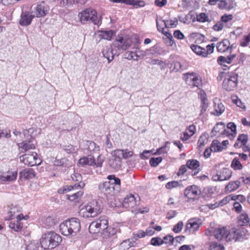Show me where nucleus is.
Masks as SVG:
<instances>
[{
  "instance_id": "nucleus-58",
  "label": "nucleus",
  "mask_w": 250,
  "mask_h": 250,
  "mask_svg": "<svg viewBox=\"0 0 250 250\" xmlns=\"http://www.w3.org/2000/svg\"><path fill=\"white\" fill-rule=\"evenodd\" d=\"M250 42V33L244 37L240 42V45L243 47L247 46Z\"/></svg>"
},
{
  "instance_id": "nucleus-32",
  "label": "nucleus",
  "mask_w": 250,
  "mask_h": 250,
  "mask_svg": "<svg viewBox=\"0 0 250 250\" xmlns=\"http://www.w3.org/2000/svg\"><path fill=\"white\" fill-rule=\"evenodd\" d=\"M57 222V219L50 216L44 217L42 219V223L44 227L46 228H51L54 226Z\"/></svg>"
},
{
  "instance_id": "nucleus-59",
  "label": "nucleus",
  "mask_w": 250,
  "mask_h": 250,
  "mask_svg": "<svg viewBox=\"0 0 250 250\" xmlns=\"http://www.w3.org/2000/svg\"><path fill=\"white\" fill-rule=\"evenodd\" d=\"M184 224L182 221H179L176 225H175L172 230L175 233L180 232L183 227Z\"/></svg>"
},
{
  "instance_id": "nucleus-34",
  "label": "nucleus",
  "mask_w": 250,
  "mask_h": 250,
  "mask_svg": "<svg viewBox=\"0 0 250 250\" xmlns=\"http://www.w3.org/2000/svg\"><path fill=\"white\" fill-rule=\"evenodd\" d=\"M192 50L198 55H200L204 57H207L206 49L203 48L197 45L192 44L190 46Z\"/></svg>"
},
{
  "instance_id": "nucleus-57",
  "label": "nucleus",
  "mask_w": 250,
  "mask_h": 250,
  "mask_svg": "<svg viewBox=\"0 0 250 250\" xmlns=\"http://www.w3.org/2000/svg\"><path fill=\"white\" fill-rule=\"evenodd\" d=\"M224 246L216 243H212L209 246V250H224Z\"/></svg>"
},
{
  "instance_id": "nucleus-13",
  "label": "nucleus",
  "mask_w": 250,
  "mask_h": 250,
  "mask_svg": "<svg viewBox=\"0 0 250 250\" xmlns=\"http://www.w3.org/2000/svg\"><path fill=\"white\" fill-rule=\"evenodd\" d=\"M99 189L101 192L107 197L108 196H112L115 194V188L112 186L111 184L106 181L99 184Z\"/></svg>"
},
{
  "instance_id": "nucleus-27",
  "label": "nucleus",
  "mask_w": 250,
  "mask_h": 250,
  "mask_svg": "<svg viewBox=\"0 0 250 250\" xmlns=\"http://www.w3.org/2000/svg\"><path fill=\"white\" fill-rule=\"evenodd\" d=\"M216 48L218 52L223 53L230 50V42L228 39H224L217 43Z\"/></svg>"
},
{
  "instance_id": "nucleus-45",
  "label": "nucleus",
  "mask_w": 250,
  "mask_h": 250,
  "mask_svg": "<svg viewBox=\"0 0 250 250\" xmlns=\"http://www.w3.org/2000/svg\"><path fill=\"white\" fill-rule=\"evenodd\" d=\"M127 4L132 5L134 8H137L145 5V2L143 0H127Z\"/></svg>"
},
{
  "instance_id": "nucleus-40",
  "label": "nucleus",
  "mask_w": 250,
  "mask_h": 250,
  "mask_svg": "<svg viewBox=\"0 0 250 250\" xmlns=\"http://www.w3.org/2000/svg\"><path fill=\"white\" fill-rule=\"evenodd\" d=\"M210 146L214 152L221 151L225 147L222 146V144L218 140H213Z\"/></svg>"
},
{
  "instance_id": "nucleus-36",
  "label": "nucleus",
  "mask_w": 250,
  "mask_h": 250,
  "mask_svg": "<svg viewBox=\"0 0 250 250\" xmlns=\"http://www.w3.org/2000/svg\"><path fill=\"white\" fill-rule=\"evenodd\" d=\"M239 197L243 198V196L241 195H229L226 196V197L224 198L222 200L218 202L219 204V206H222L224 205L227 204L228 203H229L230 201H235L237 199H238Z\"/></svg>"
},
{
  "instance_id": "nucleus-11",
  "label": "nucleus",
  "mask_w": 250,
  "mask_h": 250,
  "mask_svg": "<svg viewBox=\"0 0 250 250\" xmlns=\"http://www.w3.org/2000/svg\"><path fill=\"white\" fill-rule=\"evenodd\" d=\"M28 217V215L24 216L22 214L18 215L16 217V220L9 223V228L16 232L21 231L22 228V224L21 222V220H26Z\"/></svg>"
},
{
  "instance_id": "nucleus-23",
  "label": "nucleus",
  "mask_w": 250,
  "mask_h": 250,
  "mask_svg": "<svg viewBox=\"0 0 250 250\" xmlns=\"http://www.w3.org/2000/svg\"><path fill=\"white\" fill-rule=\"evenodd\" d=\"M133 152L128 149H117L114 151V156L122 159H127L132 156Z\"/></svg>"
},
{
  "instance_id": "nucleus-33",
  "label": "nucleus",
  "mask_w": 250,
  "mask_h": 250,
  "mask_svg": "<svg viewBox=\"0 0 250 250\" xmlns=\"http://www.w3.org/2000/svg\"><path fill=\"white\" fill-rule=\"evenodd\" d=\"M113 158L109 160V165L111 167L115 169H118L120 168L122 164V161L120 158L114 156V151L112 153Z\"/></svg>"
},
{
  "instance_id": "nucleus-49",
  "label": "nucleus",
  "mask_w": 250,
  "mask_h": 250,
  "mask_svg": "<svg viewBox=\"0 0 250 250\" xmlns=\"http://www.w3.org/2000/svg\"><path fill=\"white\" fill-rule=\"evenodd\" d=\"M231 167L234 170H240L243 167L242 164L237 158H234L231 162Z\"/></svg>"
},
{
  "instance_id": "nucleus-46",
  "label": "nucleus",
  "mask_w": 250,
  "mask_h": 250,
  "mask_svg": "<svg viewBox=\"0 0 250 250\" xmlns=\"http://www.w3.org/2000/svg\"><path fill=\"white\" fill-rule=\"evenodd\" d=\"M113 32L112 30L100 31V37L104 39L111 40Z\"/></svg>"
},
{
  "instance_id": "nucleus-18",
  "label": "nucleus",
  "mask_w": 250,
  "mask_h": 250,
  "mask_svg": "<svg viewBox=\"0 0 250 250\" xmlns=\"http://www.w3.org/2000/svg\"><path fill=\"white\" fill-rule=\"evenodd\" d=\"M49 7L44 2L38 4L36 8L35 15L38 18L45 16L49 12Z\"/></svg>"
},
{
  "instance_id": "nucleus-54",
  "label": "nucleus",
  "mask_w": 250,
  "mask_h": 250,
  "mask_svg": "<svg viewBox=\"0 0 250 250\" xmlns=\"http://www.w3.org/2000/svg\"><path fill=\"white\" fill-rule=\"evenodd\" d=\"M196 19L198 21L205 22L208 21V17L206 14L201 13L197 15Z\"/></svg>"
},
{
  "instance_id": "nucleus-25",
  "label": "nucleus",
  "mask_w": 250,
  "mask_h": 250,
  "mask_svg": "<svg viewBox=\"0 0 250 250\" xmlns=\"http://www.w3.org/2000/svg\"><path fill=\"white\" fill-rule=\"evenodd\" d=\"M212 133L215 135L218 133L226 136L229 135V131L225 129V124L222 122L216 124L212 130Z\"/></svg>"
},
{
  "instance_id": "nucleus-30",
  "label": "nucleus",
  "mask_w": 250,
  "mask_h": 250,
  "mask_svg": "<svg viewBox=\"0 0 250 250\" xmlns=\"http://www.w3.org/2000/svg\"><path fill=\"white\" fill-rule=\"evenodd\" d=\"M79 163L82 165H87L91 166H94V164H96V161L94 157L90 155L87 157H84L80 159Z\"/></svg>"
},
{
  "instance_id": "nucleus-21",
  "label": "nucleus",
  "mask_w": 250,
  "mask_h": 250,
  "mask_svg": "<svg viewBox=\"0 0 250 250\" xmlns=\"http://www.w3.org/2000/svg\"><path fill=\"white\" fill-rule=\"evenodd\" d=\"M35 171L32 168H25L20 171V179L22 181L30 180L35 177Z\"/></svg>"
},
{
  "instance_id": "nucleus-10",
  "label": "nucleus",
  "mask_w": 250,
  "mask_h": 250,
  "mask_svg": "<svg viewBox=\"0 0 250 250\" xmlns=\"http://www.w3.org/2000/svg\"><path fill=\"white\" fill-rule=\"evenodd\" d=\"M231 171L227 168H224L217 172L216 175L212 177L213 181H223L229 180L231 176Z\"/></svg>"
},
{
  "instance_id": "nucleus-38",
  "label": "nucleus",
  "mask_w": 250,
  "mask_h": 250,
  "mask_svg": "<svg viewBox=\"0 0 250 250\" xmlns=\"http://www.w3.org/2000/svg\"><path fill=\"white\" fill-rule=\"evenodd\" d=\"M104 161V157L102 155H99L97 159V162H96V164H94V166L97 168V169H96V173H101V168L103 166V163Z\"/></svg>"
},
{
  "instance_id": "nucleus-19",
  "label": "nucleus",
  "mask_w": 250,
  "mask_h": 250,
  "mask_svg": "<svg viewBox=\"0 0 250 250\" xmlns=\"http://www.w3.org/2000/svg\"><path fill=\"white\" fill-rule=\"evenodd\" d=\"M34 16L29 12H23L20 20L19 23L21 26H27L30 24Z\"/></svg>"
},
{
  "instance_id": "nucleus-7",
  "label": "nucleus",
  "mask_w": 250,
  "mask_h": 250,
  "mask_svg": "<svg viewBox=\"0 0 250 250\" xmlns=\"http://www.w3.org/2000/svg\"><path fill=\"white\" fill-rule=\"evenodd\" d=\"M18 176L17 168H9L6 171H0V181L3 183L15 182Z\"/></svg>"
},
{
  "instance_id": "nucleus-26",
  "label": "nucleus",
  "mask_w": 250,
  "mask_h": 250,
  "mask_svg": "<svg viewBox=\"0 0 250 250\" xmlns=\"http://www.w3.org/2000/svg\"><path fill=\"white\" fill-rule=\"evenodd\" d=\"M156 23L157 27H158L159 29H163V28L161 27L160 23L164 24L165 27L166 28H174L176 27L178 24V21L176 19L174 20H167L166 21L159 20L156 21Z\"/></svg>"
},
{
  "instance_id": "nucleus-4",
  "label": "nucleus",
  "mask_w": 250,
  "mask_h": 250,
  "mask_svg": "<svg viewBox=\"0 0 250 250\" xmlns=\"http://www.w3.org/2000/svg\"><path fill=\"white\" fill-rule=\"evenodd\" d=\"M227 229L226 228H214L209 227L205 232L207 236H213L218 240H225L226 239Z\"/></svg>"
},
{
  "instance_id": "nucleus-61",
  "label": "nucleus",
  "mask_w": 250,
  "mask_h": 250,
  "mask_svg": "<svg viewBox=\"0 0 250 250\" xmlns=\"http://www.w3.org/2000/svg\"><path fill=\"white\" fill-rule=\"evenodd\" d=\"M146 235V231L140 230L137 232L136 233H134V238L137 240L138 238H142L145 237Z\"/></svg>"
},
{
  "instance_id": "nucleus-16",
  "label": "nucleus",
  "mask_w": 250,
  "mask_h": 250,
  "mask_svg": "<svg viewBox=\"0 0 250 250\" xmlns=\"http://www.w3.org/2000/svg\"><path fill=\"white\" fill-rule=\"evenodd\" d=\"M186 81L187 83L193 87H199L202 84L201 79L192 73L187 74Z\"/></svg>"
},
{
  "instance_id": "nucleus-51",
  "label": "nucleus",
  "mask_w": 250,
  "mask_h": 250,
  "mask_svg": "<svg viewBox=\"0 0 250 250\" xmlns=\"http://www.w3.org/2000/svg\"><path fill=\"white\" fill-rule=\"evenodd\" d=\"M171 67L172 68V71L175 72L181 71L184 69L182 65L179 62H173L171 64Z\"/></svg>"
},
{
  "instance_id": "nucleus-39",
  "label": "nucleus",
  "mask_w": 250,
  "mask_h": 250,
  "mask_svg": "<svg viewBox=\"0 0 250 250\" xmlns=\"http://www.w3.org/2000/svg\"><path fill=\"white\" fill-rule=\"evenodd\" d=\"M240 182L235 181L229 182L226 187V189L229 192L233 191L237 189L240 186Z\"/></svg>"
},
{
  "instance_id": "nucleus-53",
  "label": "nucleus",
  "mask_w": 250,
  "mask_h": 250,
  "mask_svg": "<svg viewBox=\"0 0 250 250\" xmlns=\"http://www.w3.org/2000/svg\"><path fill=\"white\" fill-rule=\"evenodd\" d=\"M162 161L161 157L156 158H151L150 159L149 163L152 167H155L157 166Z\"/></svg>"
},
{
  "instance_id": "nucleus-44",
  "label": "nucleus",
  "mask_w": 250,
  "mask_h": 250,
  "mask_svg": "<svg viewBox=\"0 0 250 250\" xmlns=\"http://www.w3.org/2000/svg\"><path fill=\"white\" fill-rule=\"evenodd\" d=\"M250 222V219L246 213H242L238 217V222L241 226L247 224Z\"/></svg>"
},
{
  "instance_id": "nucleus-5",
  "label": "nucleus",
  "mask_w": 250,
  "mask_h": 250,
  "mask_svg": "<svg viewBox=\"0 0 250 250\" xmlns=\"http://www.w3.org/2000/svg\"><path fill=\"white\" fill-rule=\"evenodd\" d=\"M238 83V74L230 72L226 79H224L223 83V87L227 91H232L234 90Z\"/></svg>"
},
{
  "instance_id": "nucleus-20",
  "label": "nucleus",
  "mask_w": 250,
  "mask_h": 250,
  "mask_svg": "<svg viewBox=\"0 0 250 250\" xmlns=\"http://www.w3.org/2000/svg\"><path fill=\"white\" fill-rule=\"evenodd\" d=\"M108 227V221L106 218L99 219L96 222H92L90 226L89 229H92L93 228L99 229L101 230H104Z\"/></svg>"
},
{
  "instance_id": "nucleus-47",
  "label": "nucleus",
  "mask_w": 250,
  "mask_h": 250,
  "mask_svg": "<svg viewBox=\"0 0 250 250\" xmlns=\"http://www.w3.org/2000/svg\"><path fill=\"white\" fill-rule=\"evenodd\" d=\"M126 58L128 60L138 61L139 59L138 51L135 52L128 51L125 53Z\"/></svg>"
},
{
  "instance_id": "nucleus-17",
  "label": "nucleus",
  "mask_w": 250,
  "mask_h": 250,
  "mask_svg": "<svg viewBox=\"0 0 250 250\" xmlns=\"http://www.w3.org/2000/svg\"><path fill=\"white\" fill-rule=\"evenodd\" d=\"M131 43L132 41L130 39L121 38L115 41L113 45L118 47V49L121 48L123 50H126L130 46Z\"/></svg>"
},
{
  "instance_id": "nucleus-3",
  "label": "nucleus",
  "mask_w": 250,
  "mask_h": 250,
  "mask_svg": "<svg viewBox=\"0 0 250 250\" xmlns=\"http://www.w3.org/2000/svg\"><path fill=\"white\" fill-rule=\"evenodd\" d=\"M102 212V208L98 202L93 201L82 207L79 214L84 218L96 217Z\"/></svg>"
},
{
  "instance_id": "nucleus-15",
  "label": "nucleus",
  "mask_w": 250,
  "mask_h": 250,
  "mask_svg": "<svg viewBox=\"0 0 250 250\" xmlns=\"http://www.w3.org/2000/svg\"><path fill=\"white\" fill-rule=\"evenodd\" d=\"M123 207L125 208L133 209L137 206V201L134 195H126L122 203Z\"/></svg>"
},
{
  "instance_id": "nucleus-9",
  "label": "nucleus",
  "mask_w": 250,
  "mask_h": 250,
  "mask_svg": "<svg viewBox=\"0 0 250 250\" xmlns=\"http://www.w3.org/2000/svg\"><path fill=\"white\" fill-rule=\"evenodd\" d=\"M244 231L235 228L231 229L229 231L227 230L226 241L227 242L234 240L239 241L243 238Z\"/></svg>"
},
{
  "instance_id": "nucleus-50",
  "label": "nucleus",
  "mask_w": 250,
  "mask_h": 250,
  "mask_svg": "<svg viewBox=\"0 0 250 250\" xmlns=\"http://www.w3.org/2000/svg\"><path fill=\"white\" fill-rule=\"evenodd\" d=\"M164 35L167 37L166 39L167 44L170 46H173L174 44V42L171 34L169 31H166V33Z\"/></svg>"
},
{
  "instance_id": "nucleus-63",
  "label": "nucleus",
  "mask_w": 250,
  "mask_h": 250,
  "mask_svg": "<svg viewBox=\"0 0 250 250\" xmlns=\"http://www.w3.org/2000/svg\"><path fill=\"white\" fill-rule=\"evenodd\" d=\"M229 74H230V73H227L225 72H221L219 73L217 79L219 81H222L223 79H226V77Z\"/></svg>"
},
{
  "instance_id": "nucleus-41",
  "label": "nucleus",
  "mask_w": 250,
  "mask_h": 250,
  "mask_svg": "<svg viewBox=\"0 0 250 250\" xmlns=\"http://www.w3.org/2000/svg\"><path fill=\"white\" fill-rule=\"evenodd\" d=\"M41 131V129L40 128L32 127L24 131V133L25 135L28 134L29 136H30L31 137H35L37 135L39 134Z\"/></svg>"
},
{
  "instance_id": "nucleus-8",
  "label": "nucleus",
  "mask_w": 250,
  "mask_h": 250,
  "mask_svg": "<svg viewBox=\"0 0 250 250\" xmlns=\"http://www.w3.org/2000/svg\"><path fill=\"white\" fill-rule=\"evenodd\" d=\"M96 12L91 9H87L81 12L79 16L82 22L84 23L86 21H91L95 24H98L99 21H97L96 16Z\"/></svg>"
},
{
  "instance_id": "nucleus-12",
  "label": "nucleus",
  "mask_w": 250,
  "mask_h": 250,
  "mask_svg": "<svg viewBox=\"0 0 250 250\" xmlns=\"http://www.w3.org/2000/svg\"><path fill=\"white\" fill-rule=\"evenodd\" d=\"M201 225V223L199 219H190L186 224L185 231L189 233H193L198 229Z\"/></svg>"
},
{
  "instance_id": "nucleus-55",
  "label": "nucleus",
  "mask_w": 250,
  "mask_h": 250,
  "mask_svg": "<svg viewBox=\"0 0 250 250\" xmlns=\"http://www.w3.org/2000/svg\"><path fill=\"white\" fill-rule=\"evenodd\" d=\"M164 243V240L159 237H154L151 240V244L155 246H159Z\"/></svg>"
},
{
  "instance_id": "nucleus-6",
  "label": "nucleus",
  "mask_w": 250,
  "mask_h": 250,
  "mask_svg": "<svg viewBox=\"0 0 250 250\" xmlns=\"http://www.w3.org/2000/svg\"><path fill=\"white\" fill-rule=\"evenodd\" d=\"M21 162L24 165L32 167L40 164L41 161L38 154L36 152H32L31 154H25L20 157Z\"/></svg>"
},
{
  "instance_id": "nucleus-29",
  "label": "nucleus",
  "mask_w": 250,
  "mask_h": 250,
  "mask_svg": "<svg viewBox=\"0 0 250 250\" xmlns=\"http://www.w3.org/2000/svg\"><path fill=\"white\" fill-rule=\"evenodd\" d=\"M83 194V192L82 190H79L71 194L66 195V198L71 202L79 203Z\"/></svg>"
},
{
  "instance_id": "nucleus-43",
  "label": "nucleus",
  "mask_w": 250,
  "mask_h": 250,
  "mask_svg": "<svg viewBox=\"0 0 250 250\" xmlns=\"http://www.w3.org/2000/svg\"><path fill=\"white\" fill-rule=\"evenodd\" d=\"M186 165L189 169H196L199 167L200 163L197 160L192 159L188 160Z\"/></svg>"
},
{
  "instance_id": "nucleus-28",
  "label": "nucleus",
  "mask_w": 250,
  "mask_h": 250,
  "mask_svg": "<svg viewBox=\"0 0 250 250\" xmlns=\"http://www.w3.org/2000/svg\"><path fill=\"white\" fill-rule=\"evenodd\" d=\"M19 148L21 149V152H24L30 149H34L35 146L32 141H24L21 143L18 144Z\"/></svg>"
},
{
  "instance_id": "nucleus-37",
  "label": "nucleus",
  "mask_w": 250,
  "mask_h": 250,
  "mask_svg": "<svg viewBox=\"0 0 250 250\" xmlns=\"http://www.w3.org/2000/svg\"><path fill=\"white\" fill-rule=\"evenodd\" d=\"M87 149L91 153H94L98 152L100 150V147L96 143L92 141L87 142Z\"/></svg>"
},
{
  "instance_id": "nucleus-64",
  "label": "nucleus",
  "mask_w": 250,
  "mask_h": 250,
  "mask_svg": "<svg viewBox=\"0 0 250 250\" xmlns=\"http://www.w3.org/2000/svg\"><path fill=\"white\" fill-rule=\"evenodd\" d=\"M173 35L178 39L182 40L185 38L184 35L179 30L175 31Z\"/></svg>"
},
{
  "instance_id": "nucleus-60",
  "label": "nucleus",
  "mask_w": 250,
  "mask_h": 250,
  "mask_svg": "<svg viewBox=\"0 0 250 250\" xmlns=\"http://www.w3.org/2000/svg\"><path fill=\"white\" fill-rule=\"evenodd\" d=\"M71 178H72V180L74 181H76V182H79V183H82L81 182V180H82V176L79 173H74L73 174H72L71 175Z\"/></svg>"
},
{
  "instance_id": "nucleus-22",
  "label": "nucleus",
  "mask_w": 250,
  "mask_h": 250,
  "mask_svg": "<svg viewBox=\"0 0 250 250\" xmlns=\"http://www.w3.org/2000/svg\"><path fill=\"white\" fill-rule=\"evenodd\" d=\"M85 186L84 183L75 184L73 186H66L58 189V192L60 194L66 193L68 191H74L77 189L83 188Z\"/></svg>"
},
{
  "instance_id": "nucleus-24",
  "label": "nucleus",
  "mask_w": 250,
  "mask_h": 250,
  "mask_svg": "<svg viewBox=\"0 0 250 250\" xmlns=\"http://www.w3.org/2000/svg\"><path fill=\"white\" fill-rule=\"evenodd\" d=\"M113 47L115 46L113 44L111 47L106 46L103 50L102 53L103 56L107 59L108 63L113 60L114 55L117 53L116 52L114 53Z\"/></svg>"
},
{
  "instance_id": "nucleus-1",
  "label": "nucleus",
  "mask_w": 250,
  "mask_h": 250,
  "mask_svg": "<svg viewBox=\"0 0 250 250\" xmlns=\"http://www.w3.org/2000/svg\"><path fill=\"white\" fill-rule=\"evenodd\" d=\"M60 232L64 236H75L81 229L79 220L72 218L62 223L59 226Z\"/></svg>"
},
{
  "instance_id": "nucleus-2",
  "label": "nucleus",
  "mask_w": 250,
  "mask_h": 250,
  "mask_svg": "<svg viewBox=\"0 0 250 250\" xmlns=\"http://www.w3.org/2000/svg\"><path fill=\"white\" fill-rule=\"evenodd\" d=\"M62 237L53 231H49L43 234L41 239V246L45 250L56 248L62 241Z\"/></svg>"
},
{
  "instance_id": "nucleus-48",
  "label": "nucleus",
  "mask_w": 250,
  "mask_h": 250,
  "mask_svg": "<svg viewBox=\"0 0 250 250\" xmlns=\"http://www.w3.org/2000/svg\"><path fill=\"white\" fill-rule=\"evenodd\" d=\"M208 142V136L207 134H202L200 136L198 141V145L199 147H202L205 146Z\"/></svg>"
},
{
  "instance_id": "nucleus-31",
  "label": "nucleus",
  "mask_w": 250,
  "mask_h": 250,
  "mask_svg": "<svg viewBox=\"0 0 250 250\" xmlns=\"http://www.w3.org/2000/svg\"><path fill=\"white\" fill-rule=\"evenodd\" d=\"M214 112L213 114L216 116H220L225 111V107L224 105L219 101L214 102Z\"/></svg>"
},
{
  "instance_id": "nucleus-62",
  "label": "nucleus",
  "mask_w": 250,
  "mask_h": 250,
  "mask_svg": "<svg viewBox=\"0 0 250 250\" xmlns=\"http://www.w3.org/2000/svg\"><path fill=\"white\" fill-rule=\"evenodd\" d=\"M187 131L191 136L194 135L196 131V127L194 125H189L188 128L185 130Z\"/></svg>"
},
{
  "instance_id": "nucleus-56",
  "label": "nucleus",
  "mask_w": 250,
  "mask_h": 250,
  "mask_svg": "<svg viewBox=\"0 0 250 250\" xmlns=\"http://www.w3.org/2000/svg\"><path fill=\"white\" fill-rule=\"evenodd\" d=\"M248 141V136L242 134L240 135L237 138V142H239L243 146L245 145Z\"/></svg>"
},
{
  "instance_id": "nucleus-52",
  "label": "nucleus",
  "mask_w": 250,
  "mask_h": 250,
  "mask_svg": "<svg viewBox=\"0 0 250 250\" xmlns=\"http://www.w3.org/2000/svg\"><path fill=\"white\" fill-rule=\"evenodd\" d=\"M180 186V184L178 181H172L168 182L166 185V188L167 189H171L174 188H176Z\"/></svg>"
},
{
  "instance_id": "nucleus-14",
  "label": "nucleus",
  "mask_w": 250,
  "mask_h": 250,
  "mask_svg": "<svg viewBox=\"0 0 250 250\" xmlns=\"http://www.w3.org/2000/svg\"><path fill=\"white\" fill-rule=\"evenodd\" d=\"M201 194V191L196 186L193 185L186 188L185 195L188 199H195Z\"/></svg>"
},
{
  "instance_id": "nucleus-35",
  "label": "nucleus",
  "mask_w": 250,
  "mask_h": 250,
  "mask_svg": "<svg viewBox=\"0 0 250 250\" xmlns=\"http://www.w3.org/2000/svg\"><path fill=\"white\" fill-rule=\"evenodd\" d=\"M107 179L109 181H107L109 182V183L112 185L115 188H118L120 186L121 181L119 178L116 177L114 175H110L107 177Z\"/></svg>"
},
{
  "instance_id": "nucleus-42",
  "label": "nucleus",
  "mask_w": 250,
  "mask_h": 250,
  "mask_svg": "<svg viewBox=\"0 0 250 250\" xmlns=\"http://www.w3.org/2000/svg\"><path fill=\"white\" fill-rule=\"evenodd\" d=\"M227 128L229 129L231 133L230 134L229 132V135L230 139H233L236 135V126L234 123L230 122L227 125Z\"/></svg>"
}]
</instances>
